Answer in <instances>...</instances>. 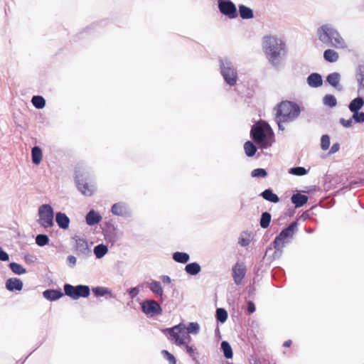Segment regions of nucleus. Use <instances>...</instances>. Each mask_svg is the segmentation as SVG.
<instances>
[{"label":"nucleus","mask_w":364,"mask_h":364,"mask_svg":"<svg viewBox=\"0 0 364 364\" xmlns=\"http://www.w3.org/2000/svg\"><path fill=\"white\" fill-rule=\"evenodd\" d=\"M262 46L269 62L274 67L279 65L280 59L285 54L286 44L275 36H265Z\"/></svg>","instance_id":"obj_1"},{"label":"nucleus","mask_w":364,"mask_h":364,"mask_svg":"<svg viewBox=\"0 0 364 364\" xmlns=\"http://www.w3.org/2000/svg\"><path fill=\"white\" fill-rule=\"evenodd\" d=\"M318 39L324 45L336 49H346L347 43L338 31L331 24L326 23L317 28Z\"/></svg>","instance_id":"obj_2"},{"label":"nucleus","mask_w":364,"mask_h":364,"mask_svg":"<svg viewBox=\"0 0 364 364\" xmlns=\"http://www.w3.org/2000/svg\"><path fill=\"white\" fill-rule=\"evenodd\" d=\"M250 138L261 149H266L274 142V132L269 124L262 120L258 121L251 127Z\"/></svg>","instance_id":"obj_3"},{"label":"nucleus","mask_w":364,"mask_h":364,"mask_svg":"<svg viewBox=\"0 0 364 364\" xmlns=\"http://www.w3.org/2000/svg\"><path fill=\"white\" fill-rule=\"evenodd\" d=\"M275 115L280 117V121L293 122L298 118L301 113L300 107L294 102L283 101L275 108Z\"/></svg>","instance_id":"obj_4"},{"label":"nucleus","mask_w":364,"mask_h":364,"mask_svg":"<svg viewBox=\"0 0 364 364\" xmlns=\"http://www.w3.org/2000/svg\"><path fill=\"white\" fill-rule=\"evenodd\" d=\"M219 68L225 82L230 87L235 86L238 80V73L232 61L227 57L220 58Z\"/></svg>","instance_id":"obj_5"},{"label":"nucleus","mask_w":364,"mask_h":364,"mask_svg":"<svg viewBox=\"0 0 364 364\" xmlns=\"http://www.w3.org/2000/svg\"><path fill=\"white\" fill-rule=\"evenodd\" d=\"M63 289L65 294L74 300H77L80 297L87 298L90 294V289L89 286L85 284L73 286L70 284H65Z\"/></svg>","instance_id":"obj_6"},{"label":"nucleus","mask_w":364,"mask_h":364,"mask_svg":"<svg viewBox=\"0 0 364 364\" xmlns=\"http://www.w3.org/2000/svg\"><path fill=\"white\" fill-rule=\"evenodd\" d=\"M38 215L39 217L38 222L41 225V226L45 228H48L54 225V211L50 205H41L38 208Z\"/></svg>","instance_id":"obj_7"},{"label":"nucleus","mask_w":364,"mask_h":364,"mask_svg":"<svg viewBox=\"0 0 364 364\" xmlns=\"http://www.w3.org/2000/svg\"><path fill=\"white\" fill-rule=\"evenodd\" d=\"M185 325L183 323H180L171 328H166L163 331L164 333L168 332L170 336L168 339L173 341L176 345L181 346L183 345H185L186 338L189 337L188 336L185 335Z\"/></svg>","instance_id":"obj_8"},{"label":"nucleus","mask_w":364,"mask_h":364,"mask_svg":"<svg viewBox=\"0 0 364 364\" xmlns=\"http://www.w3.org/2000/svg\"><path fill=\"white\" fill-rule=\"evenodd\" d=\"M218 8L221 14L233 19L238 16L236 5L231 0H217Z\"/></svg>","instance_id":"obj_9"},{"label":"nucleus","mask_w":364,"mask_h":364,"mask_svg":"<svg viewBox=\"0 0 364 364\" xmlns=\"http://www.w3.org/2000/svg\"><path fill=\"white\" fill-rule=\"evenodd\" d=\"M142 311L146 315L156 316L162 313L160 304L154 299H147L141 304Z\"/></svg>","instance_id":"obj_10"},{"label":"nucleus","mask_w":364,"mask_h":364,"mask_svg":"<svg viewBox=\"0 0 364 364\" xmlns=\"http://www.w3.org/2000/svg\"><path fill=\"white\" fill-rule=\"evenodd\" d=\"M73 240L75 241V247L77 256L82 258H87L91 256L92 252L86 240L78 236H75Z\"/></svg>","instance_id":"obj_11"},{"label":"nucleus","mask_w":364,"mask_h":364,"mask_svg":"<svg viewBox=\"0 0 364 364\" xmlns=\"http://www.w3.org/2000/svg\"><path fill=\"white\" fill-rule=\"evenodd\" d=\"M111 213L117 216L129 218L132 216V210L129 205L124 202H118L112 205Z\"/></svg>","instance_id":"obj_12"},{"label":"nucleus","mask_w":364,"mask_h":364,"mask_svg":"<svg viewBox=\"0 0 364 364\" xmlns=\"http://www.w3.org/2000/svg\"><path fill=\"white\" fill-rule=\"evenodd\" d=\"M246 274V267L243 263L237 262L232 268V276L236 285H240Z\"/></svg>","instance_id":"obj_13"},{"label":"nucleus","mask_w":364,"mask_h":364,"mask_svg":"<svg viewBox=\"0 0 364 364\" xmlns=\"http://www.w3.org/2000/svg\"><path fill=\"white\" fill-rule=\"evenodd\" d=\"M75 183L79 191L85 196H91L95 191V186L93 184H88L83 180L80 181L77 177L75 178Z\"/></svg>","instance_id":"obj_14"},{"label":"nucleus","mask_w":364,"mask_h":364,"mask_svg":"<svg viewBox=\"0 0 364 364\" xmlns=\"http://www.w3.org/2000/svg\"><path fill=\"white\" fill-rule=\"evenodd\" d=\"M6 288L9 291H21L23 289V282L16 277L9 278L6 281Z\"/></svg>","instance_id":"obj_15"},{"label":"nucleus","mask_w":364,"mask_h":364,"mask_svg":"<svg viewBox=\"0 0 364 364\" xmlns=\"http://www.w3.org/2000/svg\"><path fill=\"white\" fill-rule=\"evenodd\" d=\"M341 75L337 72L330 73L326 77V82L336 90L341 91L343 86L340 84Z\"/></svg>","instance_id":"obj_16"},{"label":"nucleus","mask_w":364,"mask_h":364,"mask_svg":"<svg viewBox=\"0 0 364 364\" xmlns=\"http://www.w3.org/2000/svg\"><path fill=\"white\" fill-rule=\"evenodd\" d=\"M306 82L310 87H319L323 85L322 76L318 73H311L306 78Z\"/></svg>","instance_id":"obj_17"},{"label":"nucleus","mask_w":364,"mask_h":364,"mask_svg":"<svg viewBox=\"0 0 364 364\" xmlns=\"http://www.w3.org/2000/svg\"><path fill=\"white\" fill-rule=\"evenodd\" d=\"M55 222L60 228L66 230L69 228L70 220L65 213L58 212L55 213Z\"/></svg>","instance_id":"obj_18"},{"label":"nucleus","mask_w":364,"mask_h":364,"mask_svg":"<svg viewBox=\"0 0 364 364\" xmlns=\"http://www.w3.org/2000/svg\"><path fill=\"white\" fill-rule=\"evenodd\" d=\"M64 294L60 289H48L43 292V296L48 301H56L63 297Z\"/></svg>","instance_id":"obj_19"},{"label":"nucleus","mask_w":364,"mask_h":364,"mask_svg":"<svg viewBox=\"0 0 364 364\" xmlns=\"http://www.w3.org/2000/svg\"><path fill=\"white\" fill-rule=\"evenodd\" d=\"M297 225L298 224L296 222H293L288 227L283 229L279 235L281 237L288 240L289 239L292 238L297 229Z\"/></svg>","instance_id":"obj_20"},{"label":"nucleus","mask_w":364,"mask_h":364,"mask_svg":"<svg viewBox=\"0 0 364 364\" xmlns=\"http://www.w3.org/2000/svg\"><path fill=\"white\" fill-rule=\"evenodd\" d=\"M86 223L88 225H94L99 223L102 220L101 215L94 210H90L86 215Z\"/></svg>","instance_id":"obj_21"},{"label":"nucleus","mask_w":364,"mask_h":364,"mask_svg":"<svg viewBox=\"0 0 364 364\" xmlns=\"http://www.w3.org/2000/svg\"><path fill=\"white\" fill-rule=\"evenodd\" d=\"M291 200L296 208H300L307 203L308 196L300 193H297L292 195Z\"/></svg>","instance_id":"obj_22"},{"label":"nucleus","mask_w":364,"mask_h":364,"mask_svg":"<svg viewBox=\"0 0 364 364\" xmlns=\"http://www.w3.org/2000/svg\"><path fill=\"white\" fill-rule=\"evenodd\" d=\"M259 196L262 197L265 200L273 203H277L279 201V196L271 188L265 189L259 194Z\"/></svg>","instance_id":"obj_23"},{"label":"nucleus","mask_w":364,"mask_h":364,"mask_svg":"<svg viewBox=\"0 0 364 364\" xmlns=\"http://www.w3.org/2000/svg\"><path fill=\"white\" fill-rule=\"evenodd\" d=\"M239 15L242 19H250L254 17L253 11L250 7L240 4L238 6Z\"/></svg>","instance_id":"obj_24"},{"label":"nucleus","mask_w":364,"mask_h":364,"mask_svg":"<svg viewBox=\"0 0 364 364\" xmlns=\"http://www.w3.org/2000/svg\"><path fill=\"white\" fill-rule=\"evenodd\" d=\"M184 269L188 274L191 275V276H196L198 273H200V272L201 271V267H200V265L198 262H193L187 264L185 266Z\"/></svg>","instance_id":"obj_25"},{"label":"nucleus","mask_w":364,"mask_h":364,"mask_svg":"<svg viewBox=\"0 0 364 364\" xmlns=\"http://www.w3.org/2000/svg\"><path fill=\"white\" fill-rule=\"evenodd\" d=\"M364 105V100L360 97H358L355 99H353L348 105V109L351 112H358Z\"/></svg>","instance_id":"obj_26"},{"label":"nucleus","mask_w":364,"mask_h":364,"mask_svg":"<svg viewBox=\"0 0 364 364\" xmlns=\"http://www.w3.org/2000/svg\"><path fill=\"white\" fill-rule=\"evenodd\" d=\"M323 58L328 63H336L339 59V54L336 50L328 48L323 52Z\"/></svg>","instance_id":"obj_27"},{"label":"nucleus","mask_w":364,"mask_h":364,"mask_svg":"<svg viewBox=\"0 0 364 364\" xmlns=\"http://www.w3.org/2000/svg\"><path fill=\"white\" fill-rule=\"evenodd\" d=\"M42 150L38 146H35L31 149V159L33 164L38 165L42 161Z\"/></svg>","instance_id":"obj_28"},{"label":"nucleus","mask_w":364,"mask_h":364,"mask_svg":"<svg viewBox=\"0 0 364 364\" xmlns=\"http://www.w3.org/2000/svg\"><path fill=\"white\" fill-rule=\"evenodd\" d=\"M150 291L157 296L162 297L164 290L159 282L153 280L149 285Z\"/></svg>","instance_id":"obj_29"},{"label":"nucleus","mask_w":364,"mask_h":364,"mask_svg":"<svg viewBox=\"0 0 364 364\" xmlns=\"http://www.w3.org/2000/svg\"><path fill=\"white\" fill-rule=\"evenodd\" d=\"M92 293L95 296H104L105 295H109V298H113L114 296L112 291L107 287H95L92 289Z\"/></svg>","instance_id":"obj_30"},{"label":"nucleus","mask_w":364,"mask_h":364,"mask_svg":"<svg viewBox=\"0 0 364 364\" xmlns=\"http://www.w3.org/2000/svg\"><path fill=\"white\" fill-rule=\"evenodd\" d=\"M244 150L248 157H252L255 155L257 148L253 141H247L244 144Z\"/></svg>","instance_id":"obj_31"},{"label":"nucleus","mask_w":364,"mask_h":364,"mask_svg":"<svg viewBox=\"0 0 364 364\" xmlns=\"http://www.w3.org/2000/svg\"><path fill=\"white\" fill-rule=\"evenodd\" d=\"M172 257L175 262L181 264H186L190 259V255L188 253L183 252H175L173 254Z\"/></svg>","instance_id":"obj_32"},{"label":"nucleus","mask_w":364,"mask_h":364,"mask_svg":"<svg viewBox=\"0 0 364 364\" xmlns=\"http://www.w3.org/2000/svg\"><path fill=\"white\" fill-rule=\"evenodd\" d=\"M220 348L223 355L227 359H230L233 356L232 348L230 343L226 341H223L220 343Z\"/></svg>","instance_id":"obj_33"},{"label":"nucleus","mask_w":364,"mask_h":364,"mask_svg":"<svg viewBox=\"0 0 364 364\" xmlns=\"http://www.w3.org/2000/svg\"><path fill=\"white\" fill-rule=\"evenodd\" d=\"M108 252L107 247L104 244H100L94 247L93 252L97 259L103 257Z\"/></svg>","instance_id":"obj_34"},{"label":"nucleus","mask_w":364,"mask_h":364,"mask_svg":"<svg viewBox=\"0 0 364 364\" xmlns=\"http://www.w3.org/2000/svg\"><path fill=\"white\" fill-rule=\"evenodd\" d=\"M272 215L268 212H263L259 220V225L262 228L266 229L269 226Z\"/></svg>","instance_id":"obj_35"},{"label":"nucleus","mask_w":364,"mask_h":364,"mask_svg":"<svg viewBox=\"0 0 364 364\" xmlns=\"http://www.w3.org/2000/svg\"><path fill=\"white\" fill-rule=\"evenodd\" d=\"M10 269L16 274L21 275L26 273V269L21 264L16 262H11L9 264Z\"/></svg>","instance_id":"obj_36"},{"label":"nucleus","mask_w":364,"mask_h":364,"mask_svg":"<svg viewBox=\"0 0 364 364\" xmlns=\"http://www.w3.org/2000/svg\"><path fill=\"white\" fill-rule=\"evenodd\" d=\"M31 102L36 109H43L46 106V100L41 95L33 96Z\"/></svg>","instance_id":"obj_37"},{"label":"nucleus","mask_w":364,"mask_h":364,"mask_svg":"<svg viewBox=\"0 0 364 364\" xmlns=\"http://www.w3.org/2000/svg\"><path fill=\"white\" fill-rule=\"evenodd\" d=\"M215 317L218 322L223 323L228 318V312L223 308H218L216 309Z\"/></svg>","instance_id":"obj_38"},{"label":"nucleus","mask_w":364,"mask_h":364,"mask_svg":"<svg viewBox=\"0 0 364 364\" xmlns=\"http://www.w3.org/2000/svg\"><path fill=\"white\" fill-rule=\"evenodd\" d=\"M287 242V240H284L283 237H281L279 235H278L274 240L272 243L273 248L274 250H283L285 244Z\"/></svg>","instance_id":"obj_39"},{"label":"nucleus","mask_w":364,"mask_h":364,"mask_svg":"<svg viewBox=\"0 0 364 364\" xmlns=\"http://www.w3.org/2000/svg\"><path fill=\"white\" fill-rule=\"evenodd\" d=\"M323 103L329 107H334L337 105V100L334 95L328 94L323 97Z\"/></svg>","instance_id":"obj_40"},{"label":"nucleus","mask_w":364,"mask_h":364,"mask_svg":"<svg viewBox=\"0 0 364 364\" xmlns=\"http://www.w3.org/2000/svg\"><path fill=\"white\" fill-rule=\"evenodd\" d=\"M49 237L46 234H39L36 237V243L40 246L43 247L48 244Z\"/></svg>","instance_id":"obj_41"},{"label":"nucleus","mask_w":364,"mask_h":364,"mask_svg":"<svg viewBox=\"0 0 364 364\" xmlns=\"http://www.w3.org/2000/svg\"><path fill=\"white\" fill-rule=\"evenodd\" d=\"M289 173L292 175L302 176L307 173V170L302 166H296L291 168L289 170Z\"/></svg>","instance_id":"obj_42"},{"label":"nucleus","mask_w":364,"mask_h":364,"mask_svg":"<svg viewBox=\"0 0 364 364\" xmlns=\"http://www.w3.org/2000/svg\"><path fill=\"white\" fill-rule=\"evenodd\" d=\"M187 333L197 334L200 330V326L196 322H191L186 328Z\"/></svg>","instance_id":"obj_43"},{"label":"nucleus","mask_w":364,"mask_h":364,"mask_svg":"<svg viewBox=\"0 0 364 364\" xmlns=\"http://www.w3.org/2000/svg\"><path fill=\"white\" fill-rule=\"evenodd\" d=\"M267 175V172L264 168H257L252 171L251 176L252 178H264Z\"/></svg>","instance_id":"obj_44"},{"label":"nucleus","mask_w":364,"mask_h":364,"mask_svg":"<svg viewBox=\"0 0 364 364\" xmlns=\"http://www.w3.org/2000/svg\"><path fill=\"white\" fill-rule=\"evenodd\" d=\"M330 146V137L328 134L322 135L321 138V148L322 150L326 151Z\"/></svg>","instance_id":"obj_45"},{"label":"nucleus","mask_w":364,"mask_h":364,"mask_svg":"<svg viewBox=\"0 0 364 364\" xmlns=\"http://www.w3.org/2000/svg\"><path fill=\"white\" fill-rule=\"evenodd\" d=\"M251 240L246 233H242L239 237L238 243L242 247H247L250 245Z\"/></svg>","instance_id":"obj_46"},{"label":"nucleus","mask_w":364,"mask_h":364,"mask_svg":"<svg viewBox=\"0 0 364 364\" xmlns=\"http://www.w3.org/2000/svg\"><path fill=\"white\" fill-rule=\"evenodd\" d=\"M161 353L163 354L164 358L168 361L169 364H176V359L173 354L166 350H163Z\"/></svg>","instance_id":"obj_47"},{"label":"nucleus","mask_w":364,"mask_h":364,"mask_svg":"<svg viewBox=\"0 0 364 364\" xmlns=\"http://www.w3.org/2000/svg\"><path fill=\"white\" fill-rule=\"evenodd\" d=\"M352 119L355 123L364 122V112H356L353 113Z\"/></svg>","instance_id":"obj_48"},{"label":"nucleus","mask_w":364,"mask_h":364,"mask_svg":"<svg viewBox=\"0 0 364 364\" xmlns=\"http://www.w3.org/2000/svg\"><path fill=\"white\" fill-rule=\"evenodd\" d=\"M358 80L364 85V65H359L358 68Z\"/></svg>","instance_id":"obj_49"},{"label":"nucleus","mask_w":364,"mask_h":364,"mask_svg":"<svg viewBox=\"0 0 364 364\" xmlns=\"http://www.w3.org/2000/svg\"><path fill=\"white\" fill-rule=\"evenodd\" d=\"M353 119L352 118H350V119H345L344 118H341V119H339V122H340V124H341L343 127H346V128H350V127H352V124H353Z\"/></svg>","instance_id":"obj_50"},{"label":"nucleus","mask_w":364,"mask_h":364,"mask_svg":"<svg viewBox=\"0 0 364 364\" xmlns=\"http://www.w3.org/2000/svg\"><path fill=\"white\" fill-rule=\"evenodd\" d=\"M183 346L186 348L187 353H188L189 355L193 358V360H195L196 359V358L195 357L196 348H194L192 346H190L187 345L186 343H185V345H183Z\"/></svg>","instance_id":"obj_51"},{"label":"nucleus","mask_w":364,"mask_h":364,"mask_svg":"<svg viewBox=\"0 0 364 364\" xmlns=\"http://www.w3.org/2000/svg\"><path fill=\"white\" fill-rule=\"evenodd\" d=\"M37 258L36 256L30 254H26L24 255V260L28 264L34 263L36 261Z\"/></svg>","instance_id":"obj_52"},{"label":"nucleus","mask_w":364,"mask_h":364,"mask_svg":"<svg viewBox=\"0 0 364 364\" xmlns=\"http://www.w3.org/2000/svg\"><path fill=\"white\" fill-rule=\"evenodd\" d=\"M9 259V254L5 252L1 247H0V261L6 262Z\"/></svg>","instance_id":"obj_53"},{"label":"nucleus","mask_w":364,"mask_h":364,"mask_svg":"<svg viewBox=\"0 0 364 364\" xmlns=\"http://www.w3.org/2000/svg\"><path fill=\"white\" fill-rule=\"evenodd\" d=\"M139 293V289L138 287L131 288L129 290V295L132 299L135 298Z\"/></svg>","instance_id":"obj_54"},{"label":"nucleus","mask_w":364,"mask_h":364,"mask_svg":"<svg viewBox=\"0 0 364 364\" xmlns=\"http://www.w3.org/2000/svg\"><path fill=\"white\" fill-rule=\"evenodd\" d=\"M67 261H68V266L70 267H74L75 266V264H76V262H77L76 257L75 256H73V255H69L67 257Z\"/></svg>","instance_id":"obj_55"},{"label":"nucleus","mask_w":364,"mask_h":364,"mask_svg":"<svg viewBox=\"0 0 364 364\" xmlns=\"http://www.w3.org/2000/svg\"><path fill=\"white\" fill-rule=\"evenodd\" d=\"M256 310L255 303L252 301H247V311L250 314H253Z\"/></svg>","instance_id":"obj_56"},{"label":"nucleus","mask_w":364,"mask_h":364,"mask_svg":"<svg viewBox=\"0 0 364 364\" xmlns=\"http://www.w3.org/2000/svg\"><path fill=\"white\" fill-rule=\"evenodd\" d=\"M340 149V144L338 143H334L330 150H329V154H335L336 153L337 151H338Z\"/></svg>","instance_id":"obj_57"},{"label":"nucleus","mask_w":364,"mask_h":364,"mask_svg":"<svg viewBox=\"0 0 364 364\" xmlns=\"http://www.w3.org/2000/svg\"><path fill=\"white\" fill-rule=\"evenodd\" d=\"M280 117H277L275 116V120L278 124V128L279 130H282V131H284L285 129V127L283 126L282 123H284V122L283 121H280Z\"/></svg>","instance_id":"obj_58"},{"label":"nucleus","mask_w":364,"mask_h":364,"mask_svg":"<svg viewBox=\"0 0 364 364\" xmlns=\"http://www.w3.org/2000/svg\"><path fill=\"white\" fill-rule=\"evenodd\" d=\"M282 252L283 250H275L272 255V259H275L279 258L282 256Z\"/></svg>","instance_id":"obj_59"},{"label":"nucleus","mask_w":364,"mask_h":364,"mask_svg":"<svg viewBox=\"0 0 364 364\" xmlns=\"http://www.w3.org/2000/svg\"><path fill=\"white\" fill-rule=\"evenodd\" d=\"M160 278L164 284H170L172 281L171 277L168 275H162Z\"/></svg>","instance_id":"obj_60"},{"label":"nucleus","mask_w":364,"mask_h":364,"mask_svg":"<svg viewBox=\"0 0 364 364\" xmlns=\"http://www.w3.org/2000/svg\"><path fill=\"white\" fill-rule=\"evenodd\" d=\"M291 345V340H287V341H284V343H283V346L286 347V348L289 347Z\"/></svg>","instance_id":"obj_61"},{"label":"nucleus","mask_w":364,"mask_h":364,"mask_svg":"<svg viewBox=\"0 0 364 364\" xmlns=\"http://www.w3.org/2000/svg\"><path fill=\"white\" fill-rule=\"evenodd\" d=\"M314 229H312V228H306V232L307 233H312V232H314Z\"/></svg>","instance_id":"obj_62"},{"label":"nucleus","mask_w":364,"mask_h":364,"mask_svg":"<svg viewBox=\"0 0 364 364\" xmlns=\"http://www.w3.org/2000/svg\"><path fill=\"white\" fill-rule=\"evenodd\" d=\"M272 250V247H269L267 248L266 250V255H267V253L269 252V251Z\"/></svg>","instance_id":"obj_63"}]
</instances>
